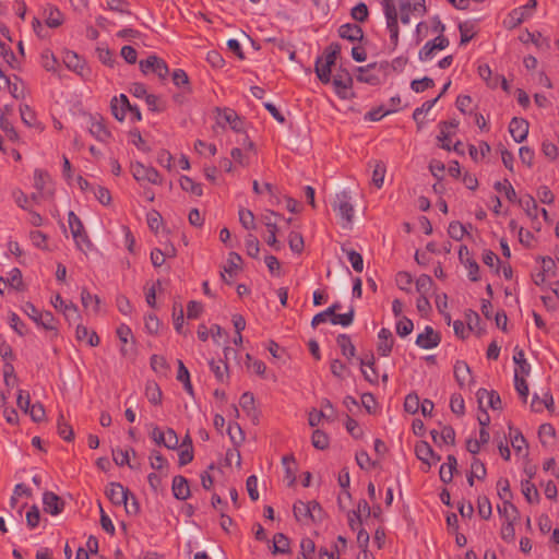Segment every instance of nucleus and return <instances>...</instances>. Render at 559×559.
I'll use <instances>...</instances> for the list:
<instances>
[{
  "mask_svg": "<svg viewBox=\"0 0 559 559\" xmlns=\"http://www.w3.org/2000/svg\"><path fill=\"white\" fill-rule=\"evenodd\" d=\"M168 74L169 68L163 58L156 55H148L142 59V75L156 78L158 81L164 82Z\"/></svg>",
  "mask_w": 559,
  "mask_h": 559,
  "instance_id": "f257e3e1",
  "label": "nucleus"
},
{
  "mask_svg": "<svg viewBox=\"0 0 559 559\" xmlns=\"http://www.w3.org/2000/svg\"><path fill=\"white\" fill-rule=\"evenodd\" d=\"M110 108L114 117L119 121H124L128 117L132 120H140V110L136 106L130 104L124 94L115 96L111 99Z\"/></svg>",
  "mask_w": 559,
  "mask_h": 559,
  "instance_id": "f03ea898",
  "label": "nucleus"
},
{
  "mask_svg": "<svg viewBox=\"0 0 559 559\" xmlns=\"http://www.w3.org/2000/svg\"><path fill=\"white\" fill-rule=\"evenodd\" d=\"M383 12L386 20V28L390 33L391 50H395L399 45V15L395 3L383 5Z\"/></svg>",
  "mask_w": 559,
  "mask_h": 559,
  "instance_id": "7ed1b4c3",
  "label": "nucleus"
},
{
  "mask_svg": "<svg viewBox=\"0 0 559 559\" xmlns=\"http://www.w3.org/2000/svg\"><path fill=\"white\" fill-rule=\"evenodd\" d=\"M332 207L347 224L353 222L354 206L348 191L343 190L336 193Z\"/></svg>",
  "mask_w": 559,
  "mask_h": 559,
  "instance_id": "20e7f679",
  "label": "nucleus"
},
{
  "mask_svg": "<svg viewBox=\"0 0 559 559\" xmlns=\"http://www.w3.org/2000/svg\"><path fill=\"white\" fill-rule=\"evenodd\" d=\"M151 438L158 447H164L168 450H176L178 448V436L175 430L170 428L163 430L158 427H153Z\"/></svg>",
  "mask_w": 559,
  "mask_h": 559,
  "instance_id": "39448f33",
  "label": "nucleus"
},
{
  "mask_svg": "<svg viewBox=\"0 0 559 559\" xmlns=\"http://www.w3.org/2000/svg\"><path fill=\"white\" fill-rule=\"evenodd\" d=\"M34 188L44 199H50L55 193L50 176L41 169H35L34 171Z\"/></svg>",
  "mask_w": 559,
  "mask_h": 559,
  "instance_id": "423d86ee",
  "label": "nucleus"
},
{
  "mask_svg": "<svg viewBox=\"0 0 559 559\" xmlns=\"http://www.w3.org/2000/svg\"><path fill=\"white\" fill-rule=\"evenodd\" d=\"M335 93L343 99L347 98L348 91L353 85V78L348 71L340 69L331 80Z\"/></svg>",
  "mask_w": 559,
  "mask_h": 559,
  "instance_id": "0eeeda50",
  "label": "nucleus"
},
{
  "mask_svg": "<svg viewBox=\"0 0 559 559\" xmlns=\"http://www.w3.org/2000/svg\"><path fill=\"white\" fill-rule=\"evenodd\" d=\"M430 435L435 444L441 450H443L442 447L454 445L455 431L451 426H440V429H432Z\"/></svg>",
  "mask_w": 559,
  "mask_h": 559,
  "instance_id": "6e6552de",
  "label": "nucleus"
},
{
  "mask_svg": "<svg viewBox=\"0 0 559 559\" xmlns=\"http://www.w3.org/2000/svg\"><path fill=\"white\" fill-rule=\"evenodd\" d=\"M142 98L145 102L147 110L152 114L159 115L167 110L168 103L163 96L147 93V91L143 87Z\"/></svg>",
  "mask_w": 559,
  "mask_h": 559,
  "instance_id": "1a4fd4ad",
  "label": "nucleus"
},
{
  "mask_svg": "<svg viewBox=\"0 0 559 559\" xmlns=\"http://www.w3.org/2000/svg\"><path fill=\"white\" fill-rule=\"evenodd\" d=\"M441 342V336L430 325L425 328V331L417 335L416 345L424 349H431L437 347Z\"/></svg>",
  "mask_w": 559,
  "mask_h": 559,
  "instance_id": "9d476101",
  "label": "nucleus"
},
{
  "mask_svg": "<svg viewBox=\"0 0 559 559\" xmlns=\"http://www.w3.org/2000/svg\"><path fill=\"white\" fill-rule=\"evenodd\" d=\"M3 79V85L0 83V90H8L14 98H21L24 96V86L17 76L10 78L4 74L0 68V80Z\"/></svg>",
  "mask_w": 559,
  "mask_h": 559,
  "instance_id": "9b49d317",
  "label": "nucleus"
},
{
  "mask_svg": "<svg viewBox=\"0 0 559 559\" xmlns=\"http://www.w3.org/2000/svg\"><path fill=\"white\" fill-rule=\"evenodd\" d=\"M509 132L516 143H522L528 134V122L524 118L514 117L509 124Z\"/></svg>",
  "mask_w": 559,
  "mask_h": 559,
  "instance_id": "f8f14e48",
  "label": "nucleus"
},
{
  "mask_svg": "<svg viewBox=\"0 0 559 559\" xmlns=\"http://www.w3.org/2000/svg\"><path fill=\"white\" fill-rule=\"evenodd\" d=\"M378 354L382 357H388L394 344L392 332L386 328H382L378 333Z\"/></svg>",
  "mask_w": 559,
  "mask_h": 559,
  "instance_id": "ddd939ff",
  "label": "nucleus"
},
{
  "mask_svg": "<svg viewBox=\"0 0 559 559\" xmlns=\"http://www.w3.org/2000/svg\"><path fill=\"white\" fill-rule=\"evenodd\" d=\"M217 111H218V123H222L224 121L225 123H228L234 131H236V132L242 131L243 122L241 121L240 117L237 115V112L234 109L217 108Z\"/></svg>",
  "mask_w": 559,
  "mask_h": 559,
  "instance_id": "4468645a",
  "label": "nucleus"
},
{
  "mask_svg": "<svg viewBox=\"0 0 559 559\" xmlns=\"http://www.w3.org/2000/svg\"><path fill=\"white\" fill-rule=\"evenodd\" d=\"M538 437L544 451H552V444L556 441V431L551 424H543L538 429Z\"/></svg>",
  "mask_w": 559,
  "mask_h": 559,
  "instance_id": "2eb2a0df",
  "label": "nucleus"
},
{
  "mask_svg": "<svg viewBox=\"0 0 559 559\" xmlns=\"http://www.w3.org/2000/svg\"><path fill=\"white\" fill-rule=\"evenodd\" d=\"M128 495L129 491L117 483H111L106 489V496L116 506H122L123 502H126Z\"/></svg>",
  "mask_w": 559,
  "mask_h": 559,
  "instance_id": "dca6fc26",
  "label": "nucleus"
},
{
  "mask_svg": "<svg viewBox=\"0 0 559 559\" xmlns=\"http://www.w3.org/2000/svg\"><path fill=\"white\" fill-rule=\"evenodd\" d=\"M338 35L343 39L356 41L361 40L364 38V31L357 24L346 23L340 26Z\"/></svg>",
  "mask_w": 559,
  "mask_h": 559,
  "instance_id": "f3484780",
  "label": "nucleus"
},
{
  "mask_svg": "<svg viewBox=\"0 0 559 559\" xmlns=\"http://www.w3.org/2000/svg\"><path fill=\"white\" fill-rule=\"evenodd\" d=\"M171 490L178 500H187L190 497V487L186 477L177 475L173 479Z\"/></svg>",
  "mask_w": 559,
  "mask_h": 559,
  "instance_id": "a211bd4d",
  "label": "nucleus"
},
{
  "mask_svg": "<svg viewBox=\"0 0 559 559\" xmlns=\"http://www.w3.org/2000/svg\"><path fill=\"white\" fill-rule=\"evenodd\" d=\"M43 17L46 25L51 28L59 27L64 21L63 14L59 11V9L52 5H47L44 8Z\"/></svg>",
  "mask_w": 559,
  "mask_h": 559,
  "instance_id": "6ab92c4d",
  "label": "nucleus"
},
{
  "mask_svg": "<svg viewBox=\"0 0 559 559\" xmlns=\"http://www.w3.org/2000/svg\"><path fill=\"white\" fill-rule=\"evenodd\" d=\"M282 464L285 469V479L287 486L292 487L296 484V474L298 472V463L295 456H282Z\"/></svg>",
  "mask_w": 559,
  "mask_h": 559,
  "instance_id": "aec40b11",
  "label": "nucleus"
},
{
  "mask_svg": "<svg viewBox=\"0 0 559 559\" xmlns=\"http://www.w3.org/2000/svg\"><path fill=\"white\" fill-rule=\"evenodd\" d=\"M44 510L52 515H57L62 511L63 503L53 492H45L43 497Z\"/></svg>",
  "mask_w": 559,
  "mask_h": 559,
  "instance_id": "412c9836",
  "label": "nucleus"
},
{
  "mask_svg": "<svg viewBox=\"0 0 559 559\" xmlns=\"http://www.w3.org/2000/svg\"><path fill=\"white\" fill-rule=\"evenodd\" d=\"M117 336L121 342L120 352L123 356H127L130 353V348L128 347L129 343H134V335L131 329L126 324H120L117 328Z\"/></svg>",
  "mask_w": 559,
  "mask_h": 559,
  "instance_id": "4be33fe9",
  "label": "nucleus"
},
{
  "mask_svg": "<svg viewBox=\"0 0 559 559\" xmlns=\"http://www.w3.org/2000/svg\"><path fill=\"white\" fill-rule=\"evenodd\" d=\"M487 471L485 463L480 461L477 456H473V461L471 463V472L467 476V481L469 486L474 485V478L478 480H484L486 478Z\"/></svg>",
  "mask_w": 559,
  "mask_h": 559,
  "instance_id": "5701e85b",
  "label": "nucleus"
},
{
  "mask_svg": "<svg viewBox=\"0 0 559 559\" xmlns=\"http://www.w3.org/2000/svg\"><path fill=\"white\" fill-rule=\"evenodd\" d=\"M336 343H337L338 347L341 348L342 355L346 359L350 360L355 357L356 347L353 344L352 338L348 334H345V333L340 334L336 338Z\"/></svg>",
  "mask_w": 559,
  "mask_h": 559,
  "instance_id": "b1692460",
  "label": "nucleus"
},
{
  "mask_svg": "<svg viewBox=\"0 0 559 559\" xmlns=\"http://www.w3.org/2000/svg\"><path fill=\"white\" fill-rule=\"evenodd\" d=\"M376 67V62L369 63L366 67H358L357 81L368 83L370 85H378L380 83V79L378 75L371 72V70L374 69Z\"/></svg>",
  "mask_w": 559,
  "mask_h": 559,
  "instance_id": "393cba45",
  "label": "nucleus"
},
{
  "mask_svg": "<svg viewBox=\"0 0 559 559\" xmlns=\"http://www.w3.org/2000/svg\"><path fill=\"white\" fill-rule=\"evenodd\" d=\"M81 302L87 313L96 314L99 311V298L86 289H83L81 293Z\"/></svg>",
  "mask_w": 559,
  "mask_h": 559,
  "instance_id": "a878e982",
  "label": "nucleus"
},
{
  "mask_svg": "<svg viewBox=\"0 0 559 559\" xmlns=\"http://www.w3.org/2000/svg\"><path fill=\"white\" fill-rule=\"evenodd\" d=\"M290 540L284 533H276L273 536V547H272V554L278 555V554H290Z\"/></svg>",
  "mask_w": 559,
  "mask_h": 559,
  "instance_id": "bb28decb",
  "label": "nucleus"
},
{
  "mask_svg": "<svg viewBox=\"0 0 559 559\" xmlns=\"http://www.w3.org/2000/svg\"><path fill=\"white\" fill-rule=\"evenodd\" d=\"M209 365H210L211 371L214 373V376L218 382H221V383L227 382V380L229 379L228 366L224 360L212 359L209 362Z\"/></svg>",
  "mask_w": 559,
  "mask_h": 559,
  "instance_id": "cd10ccee",
  "label": "nucleus"
},
{
  "mask_svg": "<svg viewBox=\"0 0 559 559\" xmlns=\"http://www.w3.org/2000/svg\"><path fill=\"white\" fill-rule=\"evenodd\" d=\"M75 337L78 341L85 342L90 346H97L99 344V337L97 334L88 331V329L82 324L76 325Z\"/></svg>",
  "mask_w": 559,
  "mask_h": 559,
  "instance_id": "c85d7f7f",
  "label": "nucleus"
},
{
  "mask_svg": "<svg viewBox=\"0 0 559 559\" xmlns=\"http://www.w3.org/2000/svg\"><path fill=\"white\" fill-rule=\"evenodd\" d=\"M360 366H361V372L369 383L377 384L378 383V372L374 368V357L371 355V358L369 361H365L364 359H359Z\"/></svg>",
  "mask_w": 559,
  "mask_h": 559,
  "instance_id": "c756f323",
  "label": "nucleus"
},
{
  "mask_svg": "<svg viewBox=\"0 0 559 559\" xmlns=\"http://www.w3.org/2000/svg\"><path fill=\"white\" fill-rule=\"evenodd\" d=\"M62 59L68 69L79 74H82L84 66L82 60L75 52L67 50L63 52Z\"/></svg>",
  "mask_w": 559,
  "mask_h": 559,
  "instance_id": "7c9ffc66",
  "label": "nucleus"
},
{
  "mask_svg": "<svg viewBox=\"0 0 559 559\" xmlns=\"http://www.w3.org/2000/svg\"><path fill=\"white\" fill-rule=\"evenodd\" d=\"M88 131L98 141H105L109 136V132L105 128L104 123L96 118L90 119Z\"/></svg>",
  "mask_w": 559,
  "mask_h": 559,
  "instance_id": "2f4dec72",
  "label": "nucleus"
},
{
  "mask_svg": "<svg viewBox=\"0 0 559 559\" xmlns=\"http://www.w3.org/2000/svg\"><path fill=\"white\" fill-rule=\"evenodd\" d=\"M528 16H531V12H526V8L519 7L509 13L506 23L509 28H514L519 26Z\"/></svg>",
  "mask_w": 559,
  "mask_h": 559,
  "instance_id": "473e14b6",
  "label": "nucleus"
},
{
  "mask_svg": "<svg viewBox=\"0 0 559 559\" xmlns=\"http://www.w3.org/2000/svg\"><path fill=\"white\" fill-rule=\"evenodd\" d=\"M521 488H522V493L524 495V497L528 503H538L539 502L540 497H539L538 490H537L536 486L530 479L522 480Z\"/></svg>",
  "mask_w": 559,
  "mask_h": 559,
  "instance_id": "72a5a7b5",
  "label": "nucleus"
},
{
  "mask_svg": "<svg viewBox=\"0 0 559 559\" xmlns=\"http://www.w3.org/2000/svg\"><path fill=\"white\" fill-rule=\"evenodd\" d=\"M554 407V399L549 393H545L543 399H539L537 394L533 395L531 408L533 412H543L544 408L551 409Z\"/></svg>",
  "mask_w": 559,
  "mask_h": 559,
  "instance_id": "f704fd0d",
  "label": "nucleus"
},
{
  "mask_svg": "<svg viewBox=\"0 0 559 559\" xmlns=\"http://www.w3.org/2000/svg\"><path fill=\"white\" fill-rule=\"evenodd\" d=\"M479 403H481L483 399L486 396L488 400V405L492 409L501 408V399L497 391H487L486 389H479L476 393Z\"/></svg>",
  "mask_w": 559,
  "mask_h": 559,
  "instance_id": "c9c22d12",
  "label": "nucleus"
},
{
  "mask_svg": "<svg viewBox=\"0 0 559 559\" xmlns=\"http://www.w3.org/2000/svg\"><path fill=\"white\" fill-rule=\"evenodd\" d=\"M145 396L153 405H159L163 397L159 385L154 381H147L145 385Z\"/></svg>",
  "mask_w": 559,
  "mask_h": 559,
  "instance_id": "e433bc0d",
  "label": "nucleus"
},
{
  "mask_svg": "<svg viewBox=\"0 0 559 559\" xmlns=\"http://www.w3.org/2000/svg\"><path fill=\"white\" fill-rule=\"evenodd\" d=\"M293 513L298 522L302 521V519H311L313 513L310 509V501L304 502L301 500H297L293 506Z\"/></svg>",
  "mask_w": 559,
  "mask_h": 559,
  "instance_id": "4c0bfd02",
  "label": "nucleus"
},
{
  "mask_svg": "<svg viewBox=\"0 0 559 559\" xmlns=\"http://www.w3.org/2000/svg\"><path fill=\"white\" fill-rule=\"evenodd\" d=\"M146 223H147L148 228L155 235H158L160 229L165 230L164 219H163L162 215L155 210H152L151 212H148L146 214Z\"/></svg>",
  "mask_w": 559,
  "mask_h": 559,
  "instance_id": "58836bf2",
  "label": "nucleus"
},
{
  "mask_svg": "<svg viewBox=\"0 0 559 559\" xmlns=\"http://www.w3.org/2000/svg\"><path fill=\"white\" fill-rule=\"evenodd\" d=\"M454 377L459 385L463 386L467 378L471 377L469 366L463 360H457L454 365Z\"/></svg>",
  "mask_w": 559,
  "mask_h": 559,
  "instance_id": "ea45409f",
  "label": "nucleus"
},
{
  "mask_svg": "<svg viewBox=\"0 0 559 559\" xmlns=\"http://www.w3.org/2000/svg\"><path fill=\"white\" fill-rule=\"evenodd\" d=\"M502 507L498 506V512L500 515L504 516L507 521L512 520L516 521L520 518V512L518 508L511 502V499H502Z\"/></svg>",
  "mask_w": 559,
  "mask_h": 559,
  "instance_id": "a19ab883",
  "label": "nucleus"
},
{
  "mask_svg": "<svg viewBox=\"0 0 559 559\" xmlns=\"http://www.w3.org/2000/svg\"><path fill=\"white\" fill-rule=\"evenodd\" d=\"M513 361L518 366L519 374L528 376L531 371V366L525 359L524 350L516 346L514 348Z\"/></svg>",
  "mask_w": 559,
  "mask_h": 559,
  "instance_id": "79ce46f5",
  "label": "nucleus"
},
{
  "mask_svg": "<svg viewBox=\"0 0 559 559\" xmlns=\"http://www.w3.org/2000/svg\"><path fill=\"white\" fill-rule=\"evenodd\" d=\"M331 68L330 66L323 63V58L319 57L316 60L314 71L318 79L323 83L328 84L331 82Z\"/></svg>",
  "mask_w": 559,
  "mask_h": 559,
  "instance_id": "37998d69",
  "label": "nucleus"
},
{
  "mask_svg": "<svg viewBox=\"0 0 559 559\" xmlns=\"http://www.w3.org/2000/svg\"><path fill=\"white\" fill-rule=\"evenodd\" d=\"M242 259L240 257V254H238L237 252H230L228 254V259H227V265L224 266V272L227 273L229 275V277H234L237 272L240 270V263H241Z\"/></svg>",
  "mask_w": 559,
  "mask_h": 559,
  "instance_id": "c03bdc74",
  "label": "nucleus"
},
{
  "mask_svg": "<svg viewBox=\"0 0 559 559\" xmlns=\"http://www.w3.org/2000/svg\"><path fill=\"white\" fill-rule=\"evenodd\" d=\"M100 7L120 14L128 13V3L124 0H100Z\"/></svg>",
  "mask_w": 559,
  "mask_h": 559,
  "instance_id": "a18cd8bd",
  "label": "nucleus"
},
{
  "mask_svg": "<svg viewBox=\"0 0 559 559\" xmlns=\"http://www.w3.org/2000/svg\"><path fill=\"white\" fill-rule=\"evenodd\" d=\"M525 376H519V370H514V386L523 403H526L528 397V384L524 379Z\"/></svg>",
  "mask_w": 559,
  "mask_h": 559,
  "instance_id": "49530a36",
  "label": "nucleus"
},
{
  "mask_svg": "<svg viewBox=\"0 0 559 559\" xmlns=\"http://www.w3.org/2000/svg\"><path fill=\"white\" fill-rule=\"evenodd\" d=\"M509 429H510V442H511L512 448L516 452H521L522 450L526 449L527 442H526V439L524 438V436L522 435V432L519 431L518 429H513L512 427H510Z\"/></svg>",
  "mask_w": 559,
  "mask_h": 559,
  "instance_id": "de8ad7c7",
  "label": "nucleus"
},
{
  "mask_svg": "<svg viewBox=\"0 0 559 559\" xmlns=\"http://www.w3.org/2000/svg\"><path fill=\"white\" fill-rule=\"evenodd\" d=\"M56 322L57 321L50 311H44L40 317H38L36 324L40 325L45 330L52 331L55 335H57Z\"/></svg>",
  "mask_w": 559,
  "mask_h": 559,
  "instance_id": "09e8293b",
  "label": "nucleus"
},
{
  "mask_svg": "<svg viewBox=\"0 0 559 559\" xmlns=\"http://www.w3.org/2000/svg\"><path fill=\"white\" fill-rule=\"evenodd\" d=\"M459 31H460V35H461V39H460L461 46L468 44L475 36L474 25L469 22L460 23Z\"/></svg>",
  "mask_w": 559,
  "mask_h": 559,
  "instance_id": "8fccbe9b",
  "label": "nucleus"
},
{
  "mask_svg": "<svg viewBox=\"0 0 559 559\" xmlns=\"http://www.w3.org/2000/svg\"><path fill=\"white\" fill-rule=\"evenodd\" d=\"M314 551V542L309 537H305L300 542V555L297 557V559H312Z\"/></svg>",
  "mask_w": 559,
  "mask_h": 559,
  "instance_id": "3c124183",
  "label": "nucleus"
},
{
  "mask_svg": "<svg viewBox=\"0 0 559 559\" xmlns=\"http://www.w3.org/2000/svg\"><path fill=\"white\" fill-rule=\"evenodd\" d=\"M341 53V45L338 43H332L324 50V62L325 64L333 67L336 62L338 55Z\"/></svg>",
  "mask_w": 559,
  "mask_h": 559,
  "instance_id": "603ef678",
  "label": "nucleus"
},
{
  "mask_svg": "<svg viewBox=\"0 0 559 559\" xmlns=\"http://www.w3.org/2000/svg\"><path fill=\"white\" fill-rule=\"evenodd\" d=\"M180 187L182 190L187 192H191L194 195H202V187L200 183H197L193 179L188 176H181L180 178Z\"/></svg>",
  "mask_w": 559,
  "mask_h": 559,
  "instance_id": "864d4df0",
  "label": "nucleus"
},
{
  "mask_svg": "<svg viewBox=\"0 0 559 559\" xmlns=\"http://www.w3.org/2000/svg\"><path fill=\"white\" fill-rule=\"evenodd\" d=\"M354 317H355V311H354V308H350L348 312L346 313H343V314H340V313H334L331 316V319H330V322L334 325L336 324H340L342 326H349L353 321H354Z\"/></svg>",
  "mask_w": 559,
  "mask_h": 559,
  "instance_id": "5fc2aeb1",
  "label": "nucleus"
},
{
  "mask_svg": "<svg viewBox=\"0 0 559 559\" xmlns=\"http://www.w3.org/2000/svg\"><path fill=\"white\" fill-rule=\"evenodd\" d=\"M478 514L484 520H489L492 514L490 500L486 496H479L477 499Z\"/></svg>",
  "mask_w": 559,
  "mask_h": 559,
  "instance_id": "6e6d98bb",
  "label": "nucleus"
},
{
  "mask_svg": "<svg viewBox=\"0 0 559 559\" xmlns=\"http://www.w3.org/2000/svg\"><path fill=\"white\" fill-rule=\"evenodd\" d=\"M245 245L247 254L251 258L257 259L260 253V242L258 238L252 234H248L245 239Z\"/></svg>",
  "mask_w": 559,
  "mask_h": 559,
  "instance_id": "4d7b16f0",
  "label": "nucleus"
},
{
  "mask_svg": "<svg viewBox=\"0 0 559 559\" xmlns=\"http://www.w3.org/2000/svg\"><path fill=\"white\" fill-rule=\"evenodd\" d=\"M61 313L69 323L78 322L81 319L79 308L71 301L64 305Z\"/></svg>",
  "mask_w": 559,
  "mask_h": 559,
  "instance_id": "13d9d810",
  "label": "nucleus"
},
{
  "mask_svg": "<svg viewBox=\"0 0 559 559\" xmlns=\"http://www.w3.org/2000/svg\"><path fill=\"white\" fill-rule=\"evenodd\" d=\"M12 199L16 205L25 211L31 210V199L21 189L15 188L12 190Z\"/></svg>",
  "mask_w": 559,
  "mask_h": 559,
  "instance_id": "bf43d9fd",
  "label": "nucleus"
},
{
  "mask_svg": "<svg viewBox=\"0 0 559 559\" xmlns=\"http://www.w3.org/2000/svg\"><path fill=\"white\" fill-rule=\"evenodd\" d=\"M29 239H31L33 246H35L36 248L41 249V250H47V251L50 250V247L48 243V238L41 231H39V230L31 231Z\"/></svg>",
  "mask_w": 559,
  "mask_h": 559,
  "instance_id": "052dcab7",
  "label": "nucleus"
},
{
  "mask_svg": "<svg viewBox=\"0 0 559 559\" xmlns=\"http://www.w3.org/2000/svg\"><path fill=\"white\" fill-rule=\"evenodd\" d=\"M386 167L383 162H377L372 171V183L377 188H381L384 182Z\"/></svg>",
  "mask_w": 559,
  "mask_h": 559,
  "instance_id": "680f3d73",
  "label": "nucleus"
},
{
  "mask_svg": "<svg viewBox=\"0 0 559 559\" xmlns=\"http://www.w3.org/2000/svg\"><path fill=\"white\" fill-rule=\"evenodd\" d=\"M493 188L495 190H497L498 192H504L507 199L510 201V202H514L515 199H516V192L514 190V188L512 187V185L510 183V181L508 179H506L503 182L501 181H497L495 185H493Z\"/></svg>",
  "mask_w": 559,
  "mask_h": 559,
  "instance_id": "e2e57ef3",
  "label": "nucleus"
},
{
  "mask_svg": "<svg viewBox=\"0 0 559 559\" xmlns=\"http://www.w3.org/2000/svg\"><path fill=\"white\" fill-rule=\"evenodd\" d=\"M239 222L248 230L255 229L254 215L250 210L240 209L238 212Z\"/></svg>",
  "mask_w": 559,
  "mask_h": 559,
  "instance_id": "0e129e2a",
  "label": "nucleus"
},
{
  "mask_svg": "<svg viewBox=\"0 0 559 559\" xmlns=\"http://www.w3.org/2000/svg\"><path fill=\"white\" fill-rule=\"evenodd\" d=\"M433 285L432 278L427 274H421L416 280V290L420 296H426Z\"/></svg>",
  "mask_w": 559,
  "mask_h": 559,
  "instance_id": "69168bd1",
  "label": "nucleus"
},
{
  "mask_svg": "<svg viewBox=\"0 0 559 559\" xmlns=\"http://www.w3.org/2000/svg\"><path fill=\"white\" fill-rule=\"evenodd\" d=\"M369 10L366 3L359 2L350 10V16L357 22H365L368 19Z\"/></svg>",
  "mask_w": 559,
  "mask_h": 559,
  "instance_id": "338daca9",
  "label": "nucleus"
},
{
  "mask_svg": "<svg viewBox=\"0 0 559 559\" xmlns=\"http://www.w3.org/2000/svg\"><path fill=\"white\" fill-rule=\"evenodd\" d=\"M467 233L466 227L460 222H451L449 224L448 234L454 240H462Z\"/></svg>",
  "mask_w": 559,
  "mask_h": 559,
  "instance_id": "774afa93",
  "label": "nucleus"
}]
</instances>
